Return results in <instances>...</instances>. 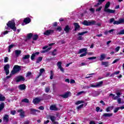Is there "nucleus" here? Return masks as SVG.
<instances>
[{"label":"nucleus","mask_w":124,"mask_h":124,"mask_svg":"<svg viewBox=\"0 0 124 124\" xmlns=\"http://www.w3.org/2000/svg\"><path fill=\"white\" fill-rule=\"evenodd\" d=\"M101 9H102V6H100L97 9H96V12H99V11H101Z\"/></svg>","instance_id":"8fccbe9b"},{"label":"nucleus","mask_w":124,"mask_h":124,"mask_svg":"<svg viewBox=\"0 0 124 124\" xmlns=\"http://www.w3.org/2000/svg\"><path fill=\"white\" fill-rule=\"evenodd\" d=\"M51 89L50 88V86H47L46 87L45 91V93H49V92H50Z\"/></svg>","instance_id":"58836bf2"},{"label":"nucleus","mask_w":124,"mask_h":124,"mask_svg":"<svg viewBox=\"0 0 124 124\" xmlns=\"http://www.w3.org/2000/svg\"><path fill=\"white\" fill-rule=\"evenodd\" d=\"M87 51H88V49L87 48H81V49H79V50L78 51V54H81L82 53H84V52H85V53H86V52H87Z\"/></svg>","instance_id":"b1692460"},{"label":"nucleus","mask_w":124,"mask_h":124,"mask_svg":"<svg viewBox=\"0 0 124 124\" xmlns=\"http://www.w3.org/2000/svg\"><path fill=\"white\" fill-rule=\"evenodd\" d=\"M4 103L2 102L0 104V112H1V111H2V110H3V109H4Z\"/></svg>","instance_id":"cd10ccee"},{"label":"nucleus","mask_w":124,"mask_h":124,"mask_svg":"<svg viewBox=\"0 0 124 124\" xmlns=\"http://www.w3.org/2000/svg\"><path fill=\"white\" fill-rule=\"evenodd\" d=\"M16 82V83H19V82H22V81H25V77H23L22 76H19L16 77L15 78Z\"/></svg>","instance_id":"20e7f679"},{"label":"nucleus","mask_w":124,"mask_h":124,"mask_svg":"<svg viewBox=\"0 0 124 124\" xmlns=\"http://www.w3.org/2000/svg\"><path fill=\"white\" fill-rule=\"evenodd\" d=\"M14 47V45H11L10 46H9V50H11V49H12L13 47Z\"/></svg>","instance_id":"0e129e2a"},{"label":"nucleus","mask_w":124,"mask_h":124,"mask_svg":"<svg viewBox=\"0 0 124 124\" xmlns=\"http://www.w3.org/2000/svg\"><path fill=\"white\" fill-rule=\"evenodd\" d=\"M83 106H84V104H81V105L78 106V107H77L78 110L81 109V108H82L83 107Z\"/></svg>","instance_id":"864d4df0"},{"label":"nucleus","mask_w":124,"mask_h":124,"mask_svg":"<svg viewBox=\"0 0 124 124\" xmlns=\"http://www.w3.org/2000/svg\"><path fill=\"white\" fill-rule=\"evenodd\" d=\"M31 75V72H28L27 74H26V77H30Z\"/></svg>","instance_id":"4d7b16f0"},{"label":"nucleus","mask_w":124,"mask_h":124,"mask_svg":"<svg viewBox=\"0 0 124 124\" xmlns=\"http://www.w3.org/2000/svg\"><path fill=\"white\" fill-rule=\"evenodd\" d=\"M50 80H52L53 79V77H54V72H53V71H50Z\"/></svg>","instance_id":"ea45409f"},{"label":"nucleus","mask_w":124,"mask_h":124,"mask_svg":"<svg viewBox=\"0 0 124 124\" xmlns=\"http://www.w3.org/2000/svg\"><path fill=\"white\" fill-rule=\"evenodd\" d=\"M38 109L39 110H44V107L42 106H40L39 108H38Z\"/></svg>","instance_id":"e2e57ef3"},{"label":"nucleus","mask_w":124,"mask_h":124,"mask_svg":"<svg viewBox=\"0 0 124 124\" xmlns=\"http://www.w3.org/2000/svg\"><path fill=\"white\" fill-rule=\"evenodd\" d=\"M62 62H58L57 63V65L59 69L60 70V71L62 72V73H64V69H63V68H62Z\"/></svg>","instance_id":"423d86ee"},{"label":"nucleus","mask_w":124,"mask_h":124,"mask_svg":"<svg viewBox=\"0 0 124 124\" xmlns=\"http://www.w3.org/2000/svg\"><path fill=\"white\" fill-rule=\"evenodd\" d=\"M30 22H31V18L29 17H26L23 20V23H25V25H28V24H30Z\"/></svg>","instance_id":"4468645a"},{"label":"nucleus","mask_w":124,"mask_h":124,"mask_svg":"<svg viewBox=\"0 0 124 124\" xmlns=\"http://www.w3.org/2000/svg\"><path fill=\"white\" fill-rule=\"evenodd\" d=\"M3 68L6 73V75H8V74H9V68H10V65H9V64H7L4 65Z\"/></svg>","instance_id":"39448f33"},{"label":"nucleus","mask_w":124,"mask_h":124,"mask_svg":"<svg viewBox=\"0 0 124 124\" xmlns=\"http://www.w3.org/2000/svg\"><path fill=\"white\" fill-rule=\"evenodd\" d=\"M96 59V57H92L88 58V60H95Z\"/></svg>","instance_id":"bf43d9fd"},{"label":"nucleus","mask_w":124,"mask_h":124,"mask_svg":"<svg viewBox=\"0 0 124 124\" xmlns=\"http://www.w3.org/2000/svg\"><path fill=\"white\" fill-rule=\"evenodd\" d=\"M5 99H6L5 97H4V96H3V95L2 94L0 93V101H4Z\"/></svg>","instance_id":"72a5a7b5"},{"label":"nucleus","mask_w":124,"mask_h":124,"mask_svg":"<svg viewBox=\"0 0 124 124\" xmlns=\"http://www.w3.org/2000/svg\"><path fill=\"white\" fill-rule=\"evenodd\" d=\"M118 74H120V71H117L113 72V73H112L110 76V77H114V76H115V75H118Z\"/></svg>","instance_id":"473e14b6"},{"label":"nucleus","mask_w":124,"mask_h":124,"mask_svg":"<svg viewBox=\"0 0 124 124\" xmlns=\"http://www.w3.org/2000/svg\"><path fill=\"white\" fill-rule=\"evenodd\" d=\"M82 93H85V92H84V91L79 92L78 93L77 95H80L82 94Z\"/></svg>","instance_id":"13d9d810"},{"label":"nucleus","mask_w":124,"mask_h":124,"mask_svg":"<svg viewBox=\"0 0 124 124\" xmlns=\"http://www.w3.org/2000/svg\"><path fill=\"white\" fill-rule=\"evenodd\" d=\"M89 124H95V122L93 121H91L90 122Z\"/></svg>","instance_id":"774afa93"},{"label":"nucleus","mask_w":124,"mask_h":124,"mask_svg":"<svg viewBox=\"0 0 124 124\" xmlns=\"http://www.w3.org/2000/svg\"><path fill=\"white\" fill-rule=\"evenodd\" d=\"M113 108H114L113 106L108 107L106 109V112H110V110H113Z\"/></svg>","instance_id":"e433bc0d"},{"label":"nucleus","mask_w":124,"mask_h":124,"mask_svg":"<svg viewBox=\"0 0 124 124\" xmlns=\"http://www.w3.org/2000/svg\"><path fill=\"white\" fill-rule=\"evenodd\" d=\"M21 69H22L21 68V66L15 65H14L13 70L11 71V74H12V75H15V74H16V73L20 72Z\"/></svg>","instance_id":"f03ea898"},{"label":"nucleus","mask_w":124,"mask_h":124,"mask_svg":"<svg viewBox=\"0 0 124 124\" xmlns=\"http://www.w3.org/2000/svg\"><path fill=\"white\" fill-rule=\"evenodd\" d=\"M69 94L71 95V93L68 91L65 94L61 95L60 96H62L63 98H67L69 96Z\"/></svg>","instance_id":"f8f14e48"},{"label":"nucleus","mask_w":124,"mask_h":124,"mask_svg":"<svg viewBox=\"0 0 124 124\" xmlns=\"http://www.w3.org/2000/svg\"><path fill=\"white\" fill-rule=\"evenodd\" d=\"M87 54H88L87 52H84L80 55V57L82 58V57H86V56H87Z\"/></svg>","instance_id":"de8ad7c7"},{"label":"nucleus","mask_w":124,"mask_h":124,"mask_svg":"<svg viewBox=\"0 0 124 124\" xmlns=\"http://www.w3.org/2000/svg\"><path fill=\"white\" fill-rule=\"evenodd\" d=\"M113 22V25H120V20H115L114 18H111L109 19V24H112Z\"/></svg>","instance_id":"0eeeda50"},{"label":"nucleus","mask_w":124,"mask_h":124,"mask_svg":"<svg viewBox=\"0 0 124 124\" xmlns=\"http://www.w3.org/2000/svg\"><path fill=\"white\" fill-rule=\"evenodd\" d=\"M39 54H40L39 52H37L32 54V55L31 56V60L32 61H33V60H34V59L35 58L36 55H39Z\"/></svg>","instance_id":"5701e85b"},{"label":"nucleus","mask_w":124,"mask_h":124,"mask_svg":"<svg viewBox=\"0 0 124 124\" xmlns=\"http://www.w3.org/2000/svg\"><path fill=\"white\" fill-rule=\"evenodd\" d=\"M38 35L37 34H34L33 35L32 38V40H33L34 41H36V40H37V39H38Z\"/></svg>","instance_id":"c756f323"},{"label":"nucleus","mask_w":124,"mask_h":124,"mask_svg":"<svg viewBox=\"0 0 124 124\" xmlns=\"http://www.w3.org/2000/svg\"><path fill=\"white\" fill-rule=\"evenodd\" d=\"M40 101H41V99H39L38 97H36L33 100L32 102L35 105L40 102Z\"/></svg>","instance_id":"dca6fc26"},{"label":"nucleus","mask_w":124,"mask_h":124,"mask_svg":"<svg viewBox=\"0 0 124 124\" xmlns=\"http://www.w3.org/2000/svg\"><path fill=\"white\" fill-rule=\"evenodd\" d=\"M110 7V1H108L106 3L105 5L104 11L106 12L107 9H108L109 7Z\"/></svg>","instance_id":"412c9836"},{"label":"nucleus","mask_w":124,"mask_h":124,"mask_svg":"<svg viewBox=\"0 0 124 124\" xmlns=\"http://www.w3.org/2000/svg\"><path fill=\"white\" fill-rule=\"evenodd\" d=\"M56 31H62V27L61 26H58L57 28H56L55 29Z\"/></svg>","instance_id":"79ce46f5"},{"label":"nucleus","mask_w":124,"mask_h":124,"mask_svg":"<svg viewBox=\"0 0 124 124\" xmlns=\"http://www.w3.org/2000/svg\"><path fill=\"white\" fill-rule=\"evenodd\" d=\"M57 51V49H55L53 50V51L52 52V55L53 56H56V55H57V53H56V52Z\"/></svg>","instance_id":"3c124183"},{"label":"nucleus","mask_w":124,"mask_h":124,"mask_svg":"<svg viewBox=\"0 0 124 124\" xmlns=\"http://www.w3.org/2000/svg\"><path fill=\"white\" fill-rule=\"evenodd\" d=\"M30 123H31V122L29 120H27L24 122V124H30Z\"/></svg>","instance_id":"338daca9"},{"label":"nucleus","mask_w":124,"mask_h":124,"mask_svg":"<svg viewBox=\"0 0 124 124\" xmlns=\"http://www.w3.org/2000/svg\"><path fill=\"white\" fill-rule=\"evenodd\" d=\"M7 27L5 26V30H12L14 31H17V27H16V23L14 20L9 21L6 24Z\"/></svg>","instance_id":"f257e3e1"},{"label":"nucleus","mask_w":124,"mask_h":124,"mask_svg":"<svg viewBox=\"0 0 124 124\" xmlns=\"http://www.w3.org/2000/svg\"><path fill=\"white\" fill-rule=\"evenodd\" d=\"M30 55H25L24 57H22V61L25 62V60H28V59H30Z\"/></svg>","instance_id":"f704fd0d"},{"label":"nucleus","mask_w":124,"mask_h":124,"mask_svg":"<svg viewBox=\"0 0 124 124\" xmlns=\"http://www.w3.org/2000/svg\"><path fill=\"white\" fill-rule=\"evenodd\" d=\"M11 115H13V116H14V115H15V114H16V110L11 111Z\"/></svg>","instance_id":"052dcab7"},{"label":"nucleus","mask_w":124,"mask_h":124,"mask_svg":"<svg viewBox=\"0 0 124 124\" xmlns=\"http://www.w3.org/2000/svg\"><path fill=\"white\" fill-rule=\"evenodd\" d=\"M43 72H45V69L43 68L40 69L39 74H41V75H42V73H43Z\"/></svg>","instance_id":"a18cd8bd"},{"label":"nucleus","mask_w":124,"mask_h":124,"mask_svg":"<svg viewBox=\"0 0 124 124\" xmlns=\"http://www.w3.org/2000/svg\"><path fill=\"white\" fill-rule=\"evenodd\" d=\"M119 23H120V24H122L123 23H124V18L119 19Z\"/></svg>","instance_id":"5fc2aeb1"},{"label":"nucleus","mask_w":124,"mask_h":124,"mask_svg":"<svg viewBox=\"0 0 124 124\" xmlns=\"http://www.w3.org/2000/svg\"><path fill=\"white\" fill-rule=\"evenodd\" d=\"M43 59V58L42 57H38L36 62V63H39V62L42 61Z\"/></svg>","instance_id":"c9c22d12"},{"label":"nucleus","mask_w":124,"mask_h":124,"mask_svg":"<svg viewBox=\"0 0 124 124\" xmlns=\"http://www.w3.org/2000/svg\"><path fill=\"white\" fill-rule=\"evenodd\" d=\"M89 10L90 12H92V13H94V11H95L94 8H91L89 9Z\"/></svg>","instance_id":"603ef678"},{"label":"nucleus","mask_w":124,"mask_h":124,"mask_svg":"<svg viewBox=\"0 0 124 124\" xmlns=\"http://www.w3.org/2000/svg\"><path fill=\"white\" fill-rule=\"evenodd\" d=\"M54 31L53 30H48L44 32V35H46L47 36H48L51 34H53Z\"/></svg>","instance_id":"6e6552de"},{"label":"nucleus","mask_w":124,"mask_h":124,"mask_svg":"<svg viewBox=\"0 0 124 124\" xmlns=\"http://www.w3.org/2000/svg\"><path fill=\"white\" fill-rule=\"evenodd\" d=\"M21 102H25V103H30V100L28 98H24L21 100Z\"/></svg>","instance_id":"4c0bfd02"},{"label":"nucleus","mask_w":124,"mask_h":124,"mask_svg":"<svg viewBox=\"0 0 124 124\" xmlns=\"http://www.w3.org/2000/svg\"><path fill=\"white\" fill-rule=\"evenodd\" d=\"M81 103H85V102L84 101H78L76 103V105H78V104H81Z\"/></svg>","instance_id":"c03bdc74"},{"label":"nucleus","mask_w":124,"mask_h":124,"mask_svg":"<svg viewBox=\"0 0 124 124\" xmlns=\"http://www.w3.org/2000/svg\"><path fill=\"white\" fill-rule=\"evenodd\" d=\"M32 36H33V34L31 33L27 34V36L25 40V41H27V40H30V39H31V38H32Z\"/></svg>","instance_id":"6ab92c4d"},{"label":"nucleus","mask_w":124,"mask_h":124,"mask_svg":"<svg viewBox=\"0 0 124 124\" xmlns=\"http://www.w3.org/2000/svg\"><path fill=\"white\" fill-rule=\"evenodd\" d=\"M4 62H8V58L7 57L4 58Z\"/></svg>","instance_id":"6e6d98bb"},{"label":"nucleus","mask_w":124,"mask_h":124,"mask_svg":"<svg viewBox=\"0 0 124 124\" xmlns=\"http://www.w3.org/2000/svg\"><path fill=\"white\" fill-rule=\"evenodd\" d=\"M64 31H65L66 33H68L70 31H71V28H70V26L69 25H67L65 26V28H64Z\"/></svg>","instance_id":"ddd939ff"},{"label":"nucleus","mask_w":124,"mask_h":124,"mask_svg":"<svg viewBox=\"0 0 124 124\" xmlns=\"http://www.w3.org/2000/svg\"><path fill=\"white\" fill-rule=\"evenodd\" d=\"M58 26V22H55L53 24V27H57Z\"/></svg>","instance_id":"69168bd1"},{"label":"nucleus","mask_w":124,"mask_h":124,"mask_svg":"<svg viewBox=\"0 0 124 124\" xmlns=\"http://www.w3.org/2000/svg\"><path fill=\"white\" fill-rule=\"evenodd\" d=\"M18 113H20L21 118H25V111L23 109H20L17 110Z\"/></svg>","instance_id":"2eb2a0df"},{"label":"nucleus","mask_w":124,"mask_h":124,"mask_svg":"<svg viewBox=\"0 0 124 124\" xmlns=\"http://www.w3.org/2000/svg\"><path fill=\"white\" fill-rule=\"evenodd\" d=\"M104 1H105V0H98V3L96 4H95L94 6V7H97L99 6V5H101V4H102V3H103V2H104Z\"/></svg>","instance_id":"a211bd4d"},{"label":"nucleus","mask_w":124,"mask_h":124,"mask_svg":"<svg viewBox=\"0 0 124 124\" xmlns=\"http://www.w3.org/2000/svg\"><path fill=\"white\" fill-rule=\"evenodd\" d=\"M3 120L4 122H6V123H8L9 122V115L6 114L4 116L3 118Z\"/></svg>","instance_id":"f3484780"},{"label":"nucleus","mask_w":124,"mask_h":124,"mask_svg":"<svg viewBox=\"0 0 124 124\" xmlns=\"http://www.w3.org/2000/svg\"><path fill=\"white\" fill-rule=\"evenodd\" d=\"M19 90L21 91H24V90H26V85L25 84H20L18 86Z\"/></svg>","instance_id":"aec40b11"},{"label":"nucleus","mask_w":124,"mask_h":124,"mask_svg":"<svg viewBox=\"0 0 124 124\" xmlns=\"http://www.w3.org/2000/svg\"><path fill=\"white\" fill-rule=\"evenodd\" d=\"M101 64L102 65H104L105 67H108V66H109V62H102Z\"/></svg>","instance_id":"bb28decb"},{"label":"nucleus","mask_w":124,"mask_h":124,"mask_svg":"<svg viewBox=\"0 0 124 124\" xmlns=\"http://www.w3.org/2000/svg\"><path fill=\"white\" fill-rule=\"evenodd\" d=\"M78 40H83V37L79 36L77 38Z\"/></svg>","instance_id":"680f3d73"},{"label":"nucleus","mask_w":124,"mask_h":124,"mask_svg":"<svg viewBox=\"0 0 124 124\" xmlns=\"http://www.w3.org/2000/svg\"><path fill=\"white\" fill-rule=\"evenodd\" d=\"M102 85H103V81H101L96 83V86H97V88H98L99 87H102Z\"/></svg>","instance_id":"2f4dec72"},{"label":"nucleus","mask_w":124,"mask_h":124,"mask_svg":"<svg viewBox=\"0 0 124 124\" xmlns=\"http://www.w3.org/2000/svg\"><path fill=\"white\" fill-rule=\"evenodd\" d=\"M116 94L117 96H115V94H114L113 93H110L109 94V96H113V100H117V99H118V98H119V97H120V96L121 95V93L118 92V93H116Z\"/></svg>","instance_id":"1a4fd4ad"},{"label":"nucleus","mask_w":124,"mask_h":124,"mask_svg":"<svg viewBox=\"0 0 124 124\" xmlns=\"http://www.w3.org/2000/svg\"><path fill=\"white\" fill-rule=\"evenodd\" d=\"M30 110L31 111V115H34L35 116H36V115H37L36 114V111L35 109H34V108H30Z\"/></svg>","instance_id":"4be33fe9"},{"label":"nucleus","mask_w":124,"mask_h":124,"mask_svg":"<svg viewBox=\"0 0 124 124\" xmlns=\"http://www.w3.org/2000/svg\"><path fill=\"white\" fill-rule=\"evenodd\" d=\"M50 119L51 122H52V123L55 122V121H56V117L54 116H50Z\"/></svg>","instance_id":"a19ab883"},{"label":"nucleus","mask_w":124,"mask_h":124,"mask_svg":"<svg viewBox=\"0 0 124 124\" xmlns=\"http://www.w3.org/2000/svg\"><path fill=\"white\" fill-rule=\"evenodd\" d=\"M96 23V22L94 20L89 21V22L87 20H84L82 23V24L84 26H93V25H95Z\"/></svg>","instance_id":"7ed1b4c3"},{"label":"nucleus","mask_w":124,"mask_h":124,"mask_svg":"<svg viewBox=\"0 0 124 124\" xmlns=\"http://www.w3.org/2000/svg\"><path fill=\"white\" fill-rule=\"evenodd\" d=\"M120 109V108L117 107L114 110H113L114 113H117V112H118Z\"/></svg>","instance_id":"09e8293b"},{"label":"nucleus","mask_w":124,"mask_h":124,"mask_svg":"<svg viewBox=\"0 0 124 124\" xmlns=\"http://www.w3.org/2000/svg\"><path fill=\"white\" fill-rule=\"evenodd\" d=\"M74 26H75V31H80L81 27L79 25V23L75 22L74 23Z\"/></svg>","instance_id":"9d476101"},{"label":"nucleus","mask_w":124,"mask_h":124,"mask_svg":"<svg viewBox=\"0 0 124 124\" xmlns=\"http://www.w3.org/2000/svg\"><path fill=\"white\" fill-rule=\"evenodd\" d=\"M105 12H108V13H110L111 14H114L116 12L115 10H111L110 9H108Z\"/></svg>","instance_id":"393cba45"},{"label":"nucleus","mask_w":124,"mask_h":124,"mask_svg":"<svg viewBox=\"0 0 124 124\" xmlns=\"http://www.w3.org/2000/svg\"><path fill=\"white\" fill-rule=\"evenodd\" d=\"M86 33H88V31H85L82 32H79L78 33V35H84V34H85Z\"/></svg>","instance_id":"37998d69"},{"label":"nucleus","mask_w":124,"mask_h":124,"mask_svg":"<svg viewBox=\"0 0 124 124\" xmlns=\"http://www.w3.org/2000/svg\"><path fill=\"white\" fill-rule=\"evenodd\" d=\"M121 34H124V30H121L120 32L117 33V35H120Z\"/></svg>","instance_id":"49530a36"},{"label":"nucleus","mask_w":124,"mask_h":124,"mask_svg":"<svg viewBox=\"0 0 124 124\" xmlns=\"http://www.w3.org/2000/svg\"><path fill=\"white\" fill-rule=\"evenodd\" d=\"M105 58H106V55L104 54H102L100 55V61H103V60H105Z\"/></svg>","instance_id":"7c9ffc66"},{"label":"nucleus","mask_w":124,"mask_h":124,"mask_svg":"<svg viewBox=\"0 0 124 124\" xmlns=\"http://www.w3.org/2000/svg\"><path fill=\"white\" fill-rule=\"evenodd\" d=\"M112 116H113V113H104L103 115V117H108V118H110Z\"/></svg>","instance_id":"c85d7f7f"},{"label":"nucleus","mask_w":124,"mask_h":124,"mask_svg":"<svg viewBox=\"0 0 124 124\" xmlns=\"http://www.w3.org/2000/svg\"><path fill=\"white\" fill-rule=\"evenodd\" d=\"M15 54L16 57H19V55L22 53V51L20 50H15Z\"/></svg>","instance_id":"a878e982"},{"label":"nucleus","mask_w":124,"mask_h":124,"mask_svg":"<svg viewBox=\"0 0 124 124\" xmlns=\"http://www.w3.org/2000/svg\"><path fill=\"white\" fill-rule=\"evenodd\" d=\"M50 110L51 111H59V108H57L56 105H52L49 107Z\"/></svg>","instance_id":"9b49d317"}]
</instances>
